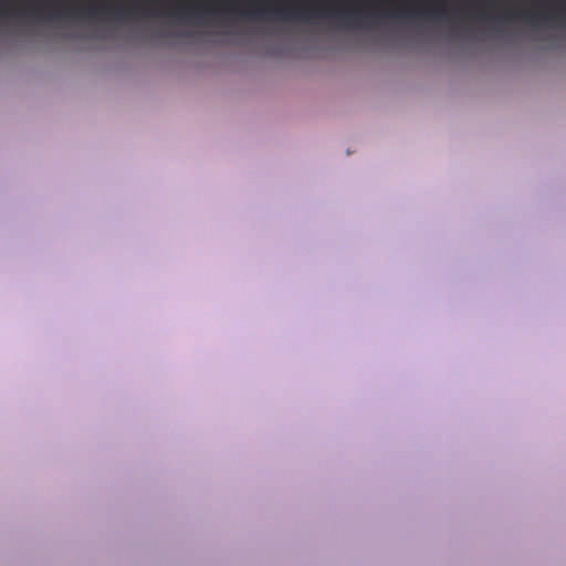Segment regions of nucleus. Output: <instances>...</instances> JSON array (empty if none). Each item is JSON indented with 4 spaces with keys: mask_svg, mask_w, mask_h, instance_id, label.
<instances>
[{
    "mask_svg": "<svg viewBox=\"0 0 566 566\" xmlns=\"http://www.w3.org/2000/svg\"><path fill=\"white\" fill-rule=\"evenodd\" d=\"M143 14H144L145 17H149V15H154L155 13H154V12H151V11H149V10H143Z\"/></svg>",
    "mask_w": 566,
    "mask_h": 566,
    "instance_id": "nucleus-9",
    "label": "nucleus"
},
{
    "mask_svg": "<svg viewBox=\"0 0 566 566\" xmlns=\"http://www.w3.org/2000/svg\"><path fill=\"white\" fill-rule=\"evenodd\" d=\"M38 9H39V7H33L29 11L19 12V14H22V15H34V14H36V10Z\"/></svg>",
    "mask_w": 566,
    "mask_h": 566,
    "instance_id": "nucleus-6",
    "label": "nucleus"
},
{
    "mask_svg": "<svg viewBox=\"0 0 566 566\" xmlns=\"http://www.w3.org/2000/svg\"><path fill=\"white\" fill-rule=\"evenodd\" d=\"M515 19H525L527 21H531L532 23H535L537 21H549V22H557L560 19V12L559 11H549L546 13H533V12H526V11H511L506 12L502 18H499V21H513Z\"/></svg>",
    "mask_w": 566,
    "mask_h": 566,
    "instance_id": "nucleus-4",
    "label": "nucleus"
},
{
    "mask_svg": "<svg viewBox=\"0 0 566 566\" xmlns=\"http://www.w3.org/2000/svg\"><path fill=\"white\" fill-rule=\"evenodd\" d=\"M480 19L483 20V21L492 20V18L486 15L485 13H481L480 14Z\"/></svg>",
    "mask_w": 566,
    "mask_h": 566,
    "instance_id": "nucleus-8",
    "label": "nucleus"
},
{
    "mask_svg": "<svg viewBox=\"0 0 566 566\" xmlns=\"http://www.w3.org/2000/svg\"><path fill=\"white\" fill-rule=\"evenodd\" d=\"M239 13L242 19L248 18V0H205L193 7H178L170 14L178 18H203L216 25L226 24Z\"/></svg>",
    "mask_w": 566,
    "mask_h": 566,
    "instance_id": "nucleus-2",
    "label": "nucleus"
},
{
    "mask_svg": "<svg viewBox=\"0 0 566 566\" xmlns=\"http://www.w3.org/2000/svg\"><path fill=\"white\" fill-rule=\"evenodd\" d=\"M564 25L566 27V17H565V20L563 21Z\"/></svg>",
    "mask_w": 566,
    "mask_h": 566,
    "instance_id": "nucleus-11",
    "label": "nucleus"
},
{
    "mask_svg": "<svg viewBox=\"0 0 566 566\" xmlns=\"http://www.w3.org/2000/svg\"><path fill=\"white\" fill-rule=\"evenodd\" d=\"M249 15H250V20H251L252 15H253L252 0H250V12H249Z\"/></svg>",
    "mask_w": 566,
    "mask_h": 566,
    "instance_id": "nucleus-10",
    "label": "nucleus"
},
{
    "mask_svg": "<svg viewBox=\"0 0 566 566\" xmlns=\"http://www.w3.org/2000/svg\"><path fill=\"white\" fill-rule=\"evenodd\" d=\"M10 14L8 9H0V17H8Z\"/></svg>",
    "mask_w": 566,
    "mask_h": 566,
    "instance_id": "nucleus-7",
    "label": "nucleus"
},
{
    "mask_svg": "<svg viewBox=\"0 0 566 566\" xmlns=\"http://www.w3.org/2000/svg\"><path fill=\"white\" fill-rule=\"evenodd\" d=\"M381 17L384 18H394V17H407V15H415L418 18L421 17H433V18H444L446 10L440 8H433L431 10H428L426 12L423 11H408L403 8L399 9L398 11H382Z\"/></svg>",
    "mask_w": 566,
    "mask_h": 566,
    "instance_id": "nucleus-5",
    "label": "nucleus"
},
{
    "mask_svg": "<svg viewBox=\"0 0 566 566\" xmlns=\"http://www.w3.org/2000/svg\"><path fill=\"white\" fill-rule=\"evenodd\" d=\"M57 14L62 17H88L92 19H97L99 17H108L116 20H124L127 18H132L135 14V9L124 8L118 4H103V6H93L88 8L86 11L81 10H71V11H62L57 12Z\"/></svg>",
    "mask_w": 566,
    "mask_h": 566,
    "instance_id": "nucleus-3",
    "label": "nucleus"
},
{
    "mask_svg": "<svg viewBox=\"0 0 566 566\" xmlns=\"http://www.w3.org/2000/svg\"><path fill=\"white\" fill-rule=\"evenodd\" d=\"M263 15L269 20H310L314 18H335L353 28L361 27L363 13L359 10L340 9H298L291 6L286 0H266L261 9Z\"/></svg>",
    "mask_w": 566,
    "mask_h": 566,
    "instance_id": "nucleus-1",
    "label": "nucleus"
}]
</instances>
